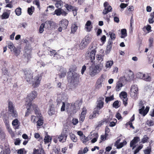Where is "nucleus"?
<instances>
[{
  "label": "nucleus",
  "instance_id": "1",
  "mask_svg": "<svg viewBox=\"0 0 154 154\" xmlns=\"http://www.w3.org/2000/svg\"><path fill=\"white\" fill-rule=\"evenodd\" d=\"M103 64L100 63L96 66L92 65L89 68L88 73L91 77H94L99 73L102 69Z\"/></svg>",
  "mask_w": 154,
  "mask_h": 154
},
{
  "label": "nucleus",
  "instance_id": "2",
  "mask_svg": "<svg viewBox=\"0 0 154 154\" xmlns=\"http://www.w3.org/2000/svg\"><path fill=\"white\" fill-rule=\"evenodd\" d=\"M70 82L75 87L78 86L79 83V76L75 73H72Z\"/></svg>",
  "mask_w": 154,
  "mask_h": 154
},
{
  "label": "nucleus",
  "instance_id": "3",
  "mask_svg": "<svg viewBox=\"0 0 154 154\" xmlns=\"http://www.w3.org/2000/svg\"><path fill=\"white\" fill-rule=\"evenodd\" d=\"M91 38L88 36H86L81 41L80 45L79 48L82 50L85 48L89 43L91 41Z\"/></svg>",
  "mask_w": 154,
  "mask_h": 154
},
{
  "label": "nucleus",
  "instance_id": "4",
  "mask_svg": "<svg viewBox=\"0 0 154 154\" xmlns=\"http://www.w3.org/2000/svg\"><path fill=\"white\" fill-rule=\"evenodd\" d=\"M69 23V21L65 19H62L59 23L60 27L58 29L59 32H61L62 29H65L67 28Z\"/></svg>",
  "mask_w": 154,
  "mask_h": 154
},
{
  "label": "nucleus",
  "instance_id": "5",
  "mask_svg": "<svg viewBox=\"0 0 154 154\" xmlns=\"http://www.w3.org/2000/svg\"><path fill=\"white\" fill-rule=\"evenodd\" d=\"M69 130L68 128H65L58 137L59 140L60 142H64L66 141L67 137V133Z\"/></svg>",
  "mask_w": 154,
  "mask_h": 154
},
{
  "label": "nucleus",
  "instance_id": "6",
  "mask_svg": "<svg viewBox=\"0 0 154 154\" xmlns=\"http://www.w3.org/2000/svg\"><path fill=\"white\" fill-rule=\"evenodd\" d=\"M23 72L24 73L25 79L29 83L31 84V80L33 79V76L30 73V71L29 70L25 69L23 70Z\"/></svg>",
  "mask_w": 154,
  "mask_h": 154
},
{
  "label": "nucleus",
  "instance_id": "7",
  "mask_svg": "<svg viewBox=\"0 0 154 154\" xmlns=\"http://www.w3.org/2000/svg\"><path fill=\"white\" fill-rule=\"evenodd\" d=\"M104 97H100L97 100V105L94 109L97 110V111H98L100 112V110L104 106Z\"/></svg>",
  "mask_w": 154,
  "mask_h": 154
},
{
  "label": "nucleus",
  "instance_id": "8",
  "mask_svg": "<svg viewBox=\"0 0 154 154\" xmlns=\"http://www.w3.org/2000/svg\"><path fill=\"white\" fill-rule=\"evenodd\" d=\"M64 7L68 11H72L74 16L77 15V11L78 10V8L77 7L68 4H65Z\"/></svg>",
  "mask_w": 154,
  "mask_h": 154
},
{
  "label": "nucleus",
  "instance_id": "9",
  "mask_svg": "<svg viewBox=\"0 0 154 154\" xmlns=\"http://www.w3.org/2000/svg\"><path fill=\"white\" fill-rule=\"evenodd\" d=\"M42 79V77L41 75L38 74L36 76L32 81V86L34 88L38 87L40 84Z\"/></svg>",
  "mask_w": 154,
  "mask_h": 154
},
{
  "label": "nucleus",
  "instance_id": "10",
  "mask_svg": "<svg viewBox=\"0 0 154 154\" xmlns=\"http://www.w3.org/2000/svg\"><path fill=\"white\" fill-rule=\"evenodd\" d=\"M124 77L127 81L131 82L134 79V75L133 72L130 70L124 75Z\"/></svg>",
  "mask_w": 154,
  "mask_h": 154
},
{
  "label": "nucleus",
  "instance_id": "11",
  "mask_svg": "<svg viewBox=\"0 0 154 154\" xmlns=\"http://www.w3.org/2000/svg\"><path fill=\"white\" fill-rule=\"evenodd\" d=\"M119 96L121 98L122 100L123 104L125 106H126L128 104V100L127 93L125 91H122L120 94Z\"/></svg>",
  "mask_w": 154,
  "mask_h": 154
},
{
  "label": "nucleus",
  "instance_id": "12",
  "mask_svg": "<svg viewBox=\"0 0 154 154\" xmlns=\"http://www.w3.org/2000/svg\"><path fill=\"white\" fill-rule=\"evenodd\" d=\"M45 26L48 29H54L56 26V23L53 21L47 20L45 23Z\"/></svg>",
  "mask_w": 154,
  "mask_h": 154
},
{
  "label": "nucleus",
  "instance_id": "13",
  "mask_svg": "<svg viewBox=\"0 0 154 154\" xmlns=\"http://www.w3.org/2000/svg\"><path fill=\"white\" fill-rule=\"evenodd\" d=\"M104 75L102 74L97 80L95 85L96 89H99L102 87V83L104 79Z\"/></svg>",
  "mask_w": 154,
  "mask_h": 154
},
{
  "label": "nucleus",
  "instance_id": "14",
  "mask_svg": "<svg viewBox=\"0 0 154 154\" xmlns=\"http://www.w3.org/2000/svg\"><path fill=\"white\" fill-rule=\"evenodd\" d=\"M54 13L55 14L58 16L62 15L64 16H66L68 14V13L66 11L63 10L61 8L55 10Z\"/></svg>",
  "mask_w": 154,
  "mask_h": 154
},
{
  "label": "nucleus",
  "instance_id": "15",
  "mask_svg": "<svg viewBox=\"0 0 154 154\" xmlns=\"http://www.w3.org/2000/svg\"><path fill=\"white\" fill-rule=\"evenodd\" d=\"M37 93L36 91H34L29 94L27 97V99L29 100V103H31V102L37 96Z\"/></svg>",
  "mask_w": 154,
  "mask_h": 154
},
{
  "label": "nucleus",
  "instance_id": "16",
  "mask_svg": "<svg viewBox=\"0 0 154 154\" xmlns=\"http://www.w3.org/2000/svg\"><path fill=\"white\" fill-rule=\"evenodd\" d=\"M130 94L131 95L135 96L137 95L138 93V88L137 85H133L131 86Z\"/></svg>",
  "mask_w": 154,
  "mask_h": 154
},
{
  "label": "nucleus",
  "instance_id": "17",
  "mask_svg": "<svg viewBox=\"0 0 154 154\" xmlns=\"http://www.w3.org/2000/svg\"><path fill=\"white\" fill-rule=\"evenodd\" d=\"M140 140V138L138 137H135L134 139L131 141L130 143V146L133 147V149L135 147V145Z\"/></svg>",
  "mask_w": 154,
  "mask_h": 154
},
{
  "label": "nucleus",
  "instance_id": "18",
  "mask_svg": "<svg viewBox=\"0 0 154 154\" xmlns=\"http://www.w3.org/2000/svg\"><path fill=\"white\" fill-rule=\"evenodd\" d=\"M25 53L24 54L25 57L27 59V62L28 63L32 57L31 55V51L28 49V48H26L25 49Z\"/></svg>",
  "mask_w": 154,
  "mask_h": 154
},
{
  "label": "nucleus",
  "instance_id": "19",
  "mask_svg": "<svg viewBox=\"0 0 154 154\" xmlns=\"http://www.w3.org/2000/svg\"><path fill=\"white\" fill-rule=\"evenodd\" d=\"M96 52V51L94 49L92 50L90 52V54L89 57L90 58V63H94L93 61L95 59V55Z\"/></svg>",
  "mask_w": 154,
  "mask_h": 154
},
{
  "label": "nucleus",
  "instance_id": "20",
  "mask_svg": "<svg viewBox=\"0 0 154 154\" xmlns=\"http://www.w3.org/2000/svg\"><path fill=\"white\" fill-rule=\"evenodd\" d=\"M101 112H100L98 111L97 110L95 109H94V110L93 112L92 113L90 114L89 116V119H92L94 118H96L97 117V114L99 115L100 114Z\"/></svg>",
  "mask_w": 154,
  "mask_h": 154
},
{
  "label": "nucleus",
  "instance_id": "21",
  "mask_svg": "<svg viewBox=\"0 0 154 154\" xmlns=\"http://www.w3.org/2000/svg\"><path fill=\"white\" fill-rule=\"evenodd\" d=\"M113 42L112 40L109 39L108 42V43L106 46V50L107 51H110L112 46Z\"/></svg>",
  "mask_w": 154,
  "mask_h": 154
},
{
  "label": "nucleus",
  "instance_id": "22",
  "mask_svg": "<svg viewBox=\"0 0 154 154\" xmlns=\"http://www.w3.org/2000/svg\"><path fill=\"white\" fill-rule=\"evenodd\" d=\"M31 105L32 103H28L27 104L26 106L27 110L26 112L25 117H27L29 115Z\"/></svg>",
  "mask_w": 154,
  "mask_h": 154
},
{
  "label": "nucleus",
  "instance_id": "23",
  "mask_svg": "<svg viewBox=\"0 0 154 154\" xmlns=\"http://www.w3.org/2000/svg\"><path fill=\"white\" fill-rule=\"evenodd\" d=\"M78 29V26L76 23H74L72 24L71 26V33H74Z\"/></svg>",
  "mask_w": 154,
  "mask_h": 154
},
{
  "label": "nucleus",
  "instance_id": "24",
  "mask_svg": "<svg viewBox=\"0 0 154 154\" xmlns=\"http://www.w3.org/2000/svg\"><path fill=\"white\" fill-rule=\"evenodd\" d=\"M54 106L52 104L50 106V109L48 112V114L50 116L54 115L55 113Z\"/></svg>",
  "mask_w": 154,
  "mask_h": 154
},
{
  "label": "nucleus",
  "instance_id": "25",
  "mask_svg": "<svg viewBox=\"0 0 154 154\" xmlns=\"http://www.w3.org/2000/svg\"><path fill=\"white\" fill-rule=\"evenodd\" d=\"M51 137L48 135H47L45 137L44 141L45 144H46L47 143H49L50 142H51Z\"/></svg>",
  "mask_w": 154,
  "mask_h": 154
},
{
  "label": "nucleus",
  "instance_id": "26",
  "mask_svg": "<svg viewBox=\"0 0 154 154\" xmlns=\"http://www.w3.org/2000/svg\"><path fill=\"white\" fill-rule=\"evenodd\" d=\"M123 86V84L120 82H118L116 85L115 88V90L116 91H119L121 89V88Z\"/></svg>",
  "mask_w": 154,
  "mask_h": 154
},
{
  "label": "nucleus",
  "instance_id": "27",
  "mask_svg": "<svg viewBox=\"0 0 154 154\" xmlns=\"http://www.w3.org/2000/svg\"><path fill=\"white\" fill-rule=\"evenodd\" d=\"M39 117V119H38L36 123H37V126H40L43 124L44 120L43 119V117L42 116Z\"/></svg>",
  "mask_w": 154,
  "mask_h": 154
},
{
  "label": "nucleus",
  "instance_id": "28",
  "mask_svg": "<svg viewBox=\"0 0 154 154\" xmlns=\"http://www.w3.org/2000/svg\"><path fill=\"white\" fill-rule=\"evenodd\" d=\"M108 135L107 133H105L104 135H102L100 136V141L99 143H100L104 141L105 140L107 139V137Z\"/></svg>",
  "mask_w": 154,
  "mask_h": 154
},
{
  "label": "nucleus",
  "instance_id": "29",
  "mask_svg": "<svg viewBox=\"0 0 154 154\" xmlns=\"http://www.w3.org/2000/svg\"><path fill=\"white\" fill-rule=\"evenodd\" d=\"M91 24V22L90 20L88 21L85 25V28L88 32H90L91 30V28L89 26Z\"/></svg>",
  "mask_w": 154,
  "mask_h": 154
},
{
  "label": "nucleus",
  "instance_id": "30",
  "mask_svg": "<svg viewBox=\"0 0 154 154\" xmlns=\"http://www.w3.org/2000/svg\"><path fill=\"white\" fill-rule=\"evenodd\" d=\"M8 111L9 112L11 111H12L14 110L15 109L14 107V106L13 103L11 101H9L8 102Z\"/></svg>",
  "mask_w": 154,
  "mask_h": 154
},
{
  "label": "nucleus",
  "instance_id": "31",
  "mask_svg": "<svg viewBox=\"0 0 154 154\" xmlns=\"http://www.w3.org/2000/svg\"><path fill=\"white\" fill-rule=\"evenodd\" d=\"M19 123V121L17 119H15L13 121L12 125L13 126H15L16 129H18L19 126V125H18Z\"/></svg>",
  "mask_w": 154,
  "mask_h": 154
},
{
  "label": "nucleus",
  "instance_id": "32",
  "mask_svg": "<svg viewBox=\"0 0 154 154\" xmlns=\"http://www.w3.org/2000/svg\"><path fill=\"white\" fill-rule=\"evenodd\" d=\"M69 136L70 139L74 142H76L77 141V138L75 135L72 133L69 134Z\"/></svg>",
  "mask_w": 154,
  "mask_h": 154
},
{
  "label": "nucleus",
  "instance_id": "33",
  "mask_svg": "<svg viewBox=\"0 0 154 154\" xmlns=\"http://www.w3.org/2000/svg\"><path fill=\"white\" fill-rule=\"evenodd\" d=\"M113 64V61L112 60H109L107 61L105 65L106 68H111Z\"/></svg>",
  "mask_w": 154,
  "mask_h": 154
},
{
  "label": "nucleus",
  "instance_id": "34",
  "mask_svg": "<svg viewBox=\"0 0 154 154\" xmlns=\"http://www.w3.org/2000/svg\"><path fill=\"white\" fill-rule=\"evenodd\" d=\"M90 137H86L85 135H84L80 137V139L82 142L84 143H85L90 140Z\"/></svg>",
  "mask_w": 154,
  "mask_h": 154
},
{
  "label": "nucleus",
  "instance_id": "35",
  "mask_svg": "<svg viewBox=\"0 0 154 154\" xmlns=\"http://www.w3.org/2000/svg\"><path fill=\"white\" fill-rule=\"evenodd\" d=\"M121 33L122 35L121 37L122 38H124L127 35V30L125 29H123L121 30Z\"/></svg>",
  "mask_w": 154,
  "mask_h": 154
},
{
  "label": "nucleus",
  "instance_id": "36",
  "mask_svg": "<svg viewBox=\"0 0 154 154\" xmlns=\"http://www.w3.org/2000/svg\"><path fill=\"white\" fill-rule=\"evenodd\" d=\"M62 2L61 0H59L56 2L55 3V6L56 8H62Z\"/></svg>",
  "mask_w": 154,
  "mask_h": 154
},
{
  "label": "nucleus",
  "instance_id": "37",
  "mask_svg": "<svg viewBox=\"0 0 154 154\" xmlns=\"http://www.w3.org/2000/svg\"><path fill=\"white\" fill-rule=\"evenodd\" d=\"M143 80L147 82H150L151 80V78L147 74H145Z\"/></svg>",
  "mask_w": 154,
  "mask_h": 154
},
{
  "label": "nucleus",
  "instance_id": "38",
  "mask_svg": "<svg viewBox=\"0 0 154 154\" xmlns=\"http://www.w3.org/2000/svg\"><path fill=\"white\" fill-rule=\"evenodd\" d=\"M10 114H11V116L14 117L16 118L18 116V114L16 110L15 109L12 111H11L9 112Z\"/></svg>",
  "mask_w": 154,
  "mask_h": 154
},
{
  "label": "nucleus",
  "instance_id": "39",
  "mask_svg": "<svg viewBox=\"0 0 154 154\" xmlns=\"http://www.w3.org/2000/svg\"><path fill=\"white\" fill-rule=\"evenodd\" d=\"M127 142L125 140H124L123 142L120 143L119 144H118L116 147L117 149H120L123 147L124 145H126L127 144Z\"/></svg>",
  "mask_w": 154,
  "mask_h": 154
},
{
  "label": "nucleus",
  "instance_id": "40",
  "mask_svg": "<svg viewBox=\"0 0 154 154\" xmlns=\"http://www.w3.org/2000/svg\"><path fill=\"white\" fill-rule=\"evenodd\" d=\"M9 16V15L7 12H5L3 13L1 16L2 19H8Z\"/></svg>",
  "mask_w": 154,
  "mask_h": 154
},
{
  "label": "nucleus",
  "instance_id": "41",
  "mask_svg": "<svg viewBox=\"0 0 154 154\" xmlns=\"http://www.w3.org/2000/svg\"><path fill=\"white\" fill-rule=\"evenodd\" d=\"M109 35H110L111 39H109L112 40H114L116 38V36L115 34L114 33H113L111 32H109Z\"/></svg>",
  "mask_w": 154,
  "mask_h": 154
},
{
  "label": "nucleus",
  "instance_id": "42",
  "mask_svg": "<svg viewBox=\"0 0 154 154\" xmlns=\"http://www.w3.org/2000/svg\"><path fill=\"white\" fill-rule=\"evenodd\" d=\"M13 51L15 55L17 56L19 55L20 52V50L18 48H16V47L13 49Z\"/></svg>",
  "mask_w": 154,
  "mask_h": 154
},
{
  "label": "nucleus",
  "instance_id": "43",
  "mask_svg": "<svg viewBox=\"0 0 154 154\" xmlns=\"http://www.w3.org/2000/svg\"><path fill=\"white\" fill-rule=\"evenodd\" d=\"M151 152V146L150 144L149 146L147 147V149H146L144 151V153L145 154H150Z\"/></svg>",
  "mask_w": 154,
  "mask_h": 154
},
{
  "label": "nucleus",
  "instance_id": "44",
  "mask_svg": "<svg viewBox=\"0 0 154 154\" xmlns=\"http://www.w3.org/2000/svg\"><path fill=\"white\" fill-rule=\"evenodd\" d=\"M34 10V8L31 6L30 8H28L27 12L29 15H31L32 14L33 11Z\"/></svg>",
  "mask_w": 154,
  "mask_h": 154
},
{
  "label": "nucleus",
  "instance_id": "45",
  "mask_svg": "<svg viewBox=\"0 0 154 154\" xmlns=\"http://www.w3.org/2000/svg\"><path fill=\"white\" fill-rule=\"evenodd\" d=\"M16 14L17 16H20L21 14V9L20 7L17 8L15 10Z\"/></svg>",
  "mask_w": 154,
  "mask_h": 154
},
{
  "label": "nucleus",
  "instance_id": "46",
  "mask_svg": "<svg viewBox=\"0 0 154 154\" xmlns=\"http://www.w3.org/2000/svg\"><path fill=\"white\" fill-rule=\"evenodd\" d=\"M82 111L81 113V115H84L86 116V115L87 113V109L85 106H84L82 108Z\"/></svg>",
  "mask_w": 154,
  "mask_h": 154
},
{
  "label": "nucleus",
  "instance_id": "47",
  "mask_svg": "<svg viewBox=\"0 0 154 154\" xmlns=\"http://www.w3.org/2000/svg\"><path fill=\"white\" fill-rule=\"evenodd\" d=\"M45 26V24L44 23H42L39 29V32L40 33H42L44 31V28Z\"/></svg>",
  "mask_w": 154,
  "mask_h": 154
},
{
  "label": "nucleus",
  "instance_id": "48",
  "mask_svg": "<svg viewBox=\"0 0 154 154\" xmlns=\"http://www.w3.org/2000/svg\"><path fill=\"white\" fill-rule=\"evenodd\" d=\"M149 139V138L148 137H147L146 135H145L142 139L141 142L144 143L146 142Z\"/></svg>",
  "mask_w": 154,
  "mask_h": 154
},
{
  "label": "nucleus",
  "instance_id": "49",
  "mask_svg": "<svg viewBox=\"0 0 154 154\" xmlns=\"http://www.w3.org/2000/svg\"><path fill=\"white\" fill-rule=\"evenodd\" d=\"M114 98L113 96H112L109 97H107L105 98V102L106 103H108L109 101L114 100Z\"/></svg>",
  "mask_w": 154,
  "mask_h": 154
},
{
  "label": "nucleus",
  "instance_id": "50",
  "mask_svg": "<svg viewBox=\"0 0 154 154\" xmlns=\"http://www.w3.org/2000/svg\"><path fill=\"white\" fill-rule=\"evenodd\" d=\"M144 75H145V74H143L140 72H138L137 75V78L143 80V79Z\"/></svg>",
  "mask_w": 154,
  "mask_h": 154
},
{
  "label": "nucleus",
  "instance_id": "51",
  "mask_svg": "<svg viewBox=\"0 0 154 154\" xmlns=\"http://www.w3.org/2000/svg\"><path fill=\"white\" fill-rule=\"evenodd\" d=\"M80 117L79 118V121L80 123H82L84 121L85 116L82 115L81 114L79 115Z\"/></svg>",
  "mask_w": 154,
  "mask_h": 154
},
{
  "label": "nucleus",
  "instance_id": "52",
  "mask_svg": "<svg viewBox=\"0 0 154 154\" xmlns=\"http://www.w3.org/2000/svg\"><path fill=\"white\" fill-rule=\"evenodd\" d=\"M3 121L5 123V125H6V126L7 127H8V126H9V119L8 117H6L5 118L3 119Z\"/></svg>",
  "mask_w": 154,
  "mask_h": 154
},
{
  "label": "nucleus",
  "instance_id": "53",
  "mask_svg": "<svg viewBox=\"0 0 154 154\" xmlns=\"http://www.w3.org/2000/svg\"><path fill=\"white\" fill-rule=\"evenodd\" d=\"M103 56L104 55L101 54H97L96 57L98 60L102 61L103 60Z\"/></svg>",
  "mask_w": 154,
  "mask_h": 154
},
{
  "label": "nucleus",
  "instance_id": "54",
  "mask_svg": "<svg viewBox=\"0 0 154 154\" xmlns=\"http://www.w3.org/2000/svg\"><path fill=\"white\" fill-rule=\"evenodd\" d=\"M144 106H142V108L141 109H139V113L143 115V116H145V115H144Z\"/></svg>",
  "mask_w": 154,
  "mask_h": 154
},
{
  "label": "nucleus",
  "instance_id": "55",
  "mask_svg": "<svg viewBox=\"0 0 154 154\" xmlns=\"http://www.w3.org/2000/svg\"><path fill=\"white\" fill-rule=\"evenodd\" d=\"M66 75V71H63L59 74V77L60 78H62L64 77Z\"/></svg>",
  "mask_w": 154,
  "mask_h": 154
},
{
  "label": "nucleus",
  "instance_id": "56",
  "mask_svg": "<svg viewBox=\"0 0 154 154\" xmlns=\"http://www.w3.org/2000/svg\"><path fill=\"white\" fill-rule=\"evenodd\" d=\"M118 68L116 66H113L112 69V73H117L118 71Z\"/></svg>",
  "mask_w": 154,
  "mask_h": 154
},
{
  "label": "nucleus",
  "instance_id": "57",
  "mask_svg": "<svg viewBox=\"0 0 154 154\" xmlns=\"http://www.w3.org/2000/svg\"><path fill=\"white\" fill-rule=\"evenodd\" d=\"M89 64L88 63H87L86 64H85V65H84L82 67V70H81V73L82 75H83L84 73V72L86 70V66L85 65H87Z\"/></svg>",
  "mask_w": 154,
  "mask_h": 154
},
{
  "label": "nucleus",
  "instance_id": "58",
  "mask_svg": "<svg viewBox=\"0 0 154 154\" xmlns=\"http://www.w3.org/2000/svg\"><path fill=\"white\" fill-rule=\"evenodd\" d=\"M8 47L10 49L11 51H12L13 50V49L15 47L12 43H10L8 45Z\"/></svg>",
  "mask_w": 154,
  "mask_h": 154
},
{
  "label": "nucleus",
  "instance_id": "59",
  "mask_svg": "<svg viewBox=\"0 0 154 154\" xmlns=\"http://www.w3.org/2000/svg\"><path fill=\"white\" fill-rule=\"evenodd\" d=\"M33 3L37 6V8H38L39 9H40V3L39 0H34V1L33 2Z\"/></svg>",
  "mask_w": 154,
  "mask_h": 154
},
{
  "label": "nucleus",
  "instance_id": "60",
  "mask_svg": "<svg viewBox=\"0 0 154 154\" xmlns=\"http://www.w3.org/2000/svg\"><path fill=\"white\" fill-rule=\"evenodd\" d=\"M5 134L4 132V131H1L0 132V138L2 139H4L5 138Z\"/></svg>",
  "mask_w": 154,
  "mask_h": 154
},
{
  "label": "nucleus",
  "instance_id": "61",
  "mask_svg": "<svg viewBox=\"0 0 154 154\" xmlns=\"http://www.w3.org/2000/svg\"><path fill=\"white\" fill-rule=\"evenodd\" d=\"M35 114L39 116H42L41 113L40 111L38 108L37 109L36 111H35Z\"/></svg>",
  "mask_w": 154,
  "mask_h": 154
},
{
  "label": "nucleus",
  "instance_id": "62",
  "mask_svg": "<svg viewBox=\"0 0 154 154\" xmlns=\"http://www.w3.org/2000/svg\"><path fill=\"white\" fill-rule=\"evenodd\" d=\"M50 55L51 56H54V55H56V53L57 52H56V51L51 49V51H50Z\"/></svg>",
  "mask_w": 154,
  "mask_h": 154
},
{
  "label": "nucleus",
  "instance_id": "63",
  "mask_svg": "<svg viewBox=\"0 0 154 154\" xmlns=\"http://www.w3.org/2000/svg\"><path fill=\"white\" fill-rule=\"evenodd\" d=\"M143 147V145H140L139 146H138V147L136 149L134 150V151L136 153H137Z\"/></svg>",
  "mask_w": 154,
  "mask_h": 154
},
{
  "label": "nucleus",
  "instance_id": "64",
  "mask_svg": "<svg viewBox=\"0 0 154 154\" xmlns=\"http://www.w3.org/2000/svg\"><path fill=\"white\" fill-rule=\"evenodd\" d=\"M119 102L118 100L115 101L113 104V107H115L116 108H117L119 107Z\"/></svg>",
  "mask_w": 154,
  "mask_h": 154
}]
</instances>
